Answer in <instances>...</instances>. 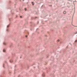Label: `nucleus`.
Here are the masks:
<instances>
[{
	"instance_id": "obj_1",
	"label": "nucleus",
	"mask_w": 77,
	"mask_h": 77,
	"mask_svg": "<svg viewBox=\"0 0 77 77\" xmlns=\"http://www.w3.org/2000/svg\"><path fill=\"white\" fill-rule=\"evenodd\" d=\"M63 14H66V11H64L63 12Z\"/></svg>"
},
{
	"instance_id": "obj_2",
	"label": "nucleus",
	"mask_w": 77,
	"mask_h": 77,
	"mask_svg": "<svg viewBox=\"0 0 77 77\" xmlns=\"http://www.w3.org/2000/svg\"><path fill=\"white\" fill-rule=\"evenodd\" d=\"M42 76H43V77H44V76H45V74L43 73V74H42Z\"/></svg>"
},
{
	"instance_id": "obj_3",
	"label": "nucleus",
	"mask_w": 77,
	"mask_h": 77,
	"mask_svg": "<svg viewBox=\"0 0 77 77\" xmlns=\"http://www.w3.org/2000/svg\"><path fill=\"white\" fill-rule=\"evenodd\" d=\"M3 52H5L6 51V50H5V49H4L3 50Z\"/></svg>"
},
{
	"instance_id": "obj_4",
	"label": "nucleus",
	"mask_w": 77,
	"mask_h": 77,
	"mask_svg": "<svg viewBox=\"0 0 77 77\" xmlns=\"http://www.w3.org/2000/svg\"><path fill=\"white\" fill-rule=\"evenodd\" d=\"M32 5H34V3H33V2H32Z\"/></svg>"
},
{
	"instance_id": "obj_5",
	"label": "nucleus",
	"mask_w": 77,
	"mask_h": 77,
	"mask_svg": "<svg viewBox=\"0 0 77 77\" xmlns=\"http://www.w3.org/2000/svg\"><path fill=\"white\" fill-rule=\"evenodd\" d=\"M9 27V25H8L7 26V27Z\"/></svg>"
},
{
	"instance_id": "obj_6",
	"label": "nucleus",
	"mask_w": 77,
	"mask_h": 77,
	"mask_svg": "<svg viewBox=\"0 0 77 77\" xmlns=\"http://www.w3.org/2000/svg\"><path fill=\"white\" fill-rule=\"evenodd\" d=\"M3 44H4V45H6V43H4Z\"/></svg>"
},
{
	"instance_id": "obj_7",
	"label": "nucleus",
	"mask_w": 77,
	"mask_h": 77,
	"mask_svg": "<svg viewBox=\"0 0 77 77\" xmlns=\"http://www.w3.org/2000/svg\"><path fill=\"white\" fill-rule=\"evenodd\" d=\"M10 62H11V63L12 62V60L10 61Z\"/></svg>"
},
{
	"instance_id": "obj_8",
	"label": "nucleus",
	"mask_w": 77,
	"mask_h": 77,
	"mask_svg": "<svg viewBox=\"0 0 77 77\" xmlns=\"http://www.w3.org/2000/svg\"><path fill=\"white\" fill-rule=\"evenodd\" d=\"M57 41H58V42H59V41H60V40H59V39H58L57 40Z\"/></svg>"
},
{
	"instance_id": "obj_9",
	"label": "nucleus",
	"mask_w": 77,
	"mask_h": 77,
	"mask_svg": "<svg viewBox=\"0 0 77 77\" xmlns=\"http://www.w3.org/2000/svg\"><path fill=\"white\" fill-rule=\"evenodd\" d=\"M75 42H77V40H76L75 41Z\"/></svg>"
},
{
	"instance_id": "obj_10",
	"label": "nucleus",
	"mask_w": 77,
	"mask_h": 77,
	"mask_svg": "<svg viewBox=\"0 0 77 77\" xmlns=\"http://www.w3.org/2000/svg\"><path fill=\"white\" fill-rule=\"evenodd\" d=\"M26 38H27V35H26Z\"/></svg>"
},
{
	"instance_id": "obj_11",
	"label": "nucleus",
	"mask_w": 77,
	"mask_h": 77,
	"mask_svg": "<svg viewBox=\"0 0 77 77\" xmlns=\"http://www.w3.org/2000/svg\"><path fill=\"white\" fill-rule=\"evenodd\" d=\"M74 27H77V26H74Z\"/></svg>"
},
{
	"instance_id": "obj_12",
	"label": "nucleus",
	"mask_w": 77,
	"mask_h": 77,
	"mask_svg": "<svg viewBox=\"0 0 77 77\" xmlns=\"http://www.w3.org/2000/svg\"><path fill=\"white\" fill-rule=\"evenodd\" d=\"M25 10L26 11V8H25Z\"/></svg>"
},
{
	"instance_id": "obj_13",
	"label": "nucleus",
	"mask_w": 77,
	"mask_h": 77,
	"mask_svg": "<svg viewBox=\"0 0 77 77\" xmlns=\"http://www.w3.org/2000/svg\"><path fill=\"white\" fill-rule=\"evenodd\" d=\"M70 45H71V43H69Z\"/></svg>"
},
{
	"instance_id": "obj_14",
	"label": "nucleus",
	"mask_w": 77,
	"mask_h": 77,
	"mask_svg": "<svg viewBox=\"0 0 77 77\" xmlns=\"http://www.w3.org/2000/svg\"><path fill=\"white\" fill-rule=\"evenodd\" d=\"M20 17H21V16H20Z\"/></svg>"
},
{
	"instance_id": "obj_15",
	"label": "nucleus",
	"mask_w": 77,
	"mask_h": 77,
	"mask_svg": "<svg viewBox=\"0 0 77 77\" xmlns=\"http://www.w3.org/2000/svg\"><path fill=\"white\" fill-rule=\"evenodd\" d=\"M76 1V2H77V1Z\"/></svg>"
}]
</instances>
